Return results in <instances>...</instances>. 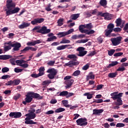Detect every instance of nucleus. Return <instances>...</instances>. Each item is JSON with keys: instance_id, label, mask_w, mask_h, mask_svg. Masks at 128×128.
<instances>
[{"instance_id": "a211bd4d", "label": "nucleus", "mask_w": 128, "mask_h": 128, "mask_svg": "<svg viewBox=\"0 0 128 128\" xmlns=\"http://www.w3.org/2000/svg\"><path fill=\"white\" fill-rule=\"evenodd\" d=\"M32 98H37V100H42V97L40 96V94L36 93H30Z\"/></svg>"}, {"instance_id": "6ab92c4d", "label": "nucleus", "mask_w": 128, "mask_h": 128, "mask_svg": "<svg viewBox=\"0 0 128 128\" xmlns=\"http://www.w3.org/2000/svg\"><path fill=\"white\" fill-rule=\"evenodd\" d=\"M12 58V56L10 55H0V60H4Z\"/></svg>"}, {"instance_id": "c9c22d12", "label": "nucleus", "mask_w": 128, "mask_h": 128, "mask_svg": "<svg viewBox=\"0 0 128 128\" xmlns=\"http://www.w3.org/2000/svg\"><path fill=\"white\" fill-rule=\"evenodd\" d=\"M84 96H87L88 100H90V98H92V94H90V92H86L84 94Z\"/></svg>"}, {"instance_id": "7c9ffc66", "label": "nucleus", "mask_w": 128, "mask_h": 128, "mask_svg": "<svg viewBox=\"0 0 128 128\" xmlns=\"http://www.w3.org/2000/svg\"><path fill=\"white\" fill-rule=\"evenodd\" d=\"M118 76V73L116 72H111L108 74V78H116Z\"/></svg>"}, {"instance_id": "8fccbe9b", "label": "nucleus", "mask_w": 128, "mask_h": 128, "mask_svg": "<svg viewBox=\"0 0 128 128\" xmlns=\"http://www.w3.org/2000/svg\"><path fill=\"white\" fill-rule=\"evenodd\" d=\"M89 68H90V64H87L82 67V70H88Z\"/></svg>"}, {"instance_id": "864d4df0", "label": "nucleus", "mask_w": 128, "mask_h": 128, "mask_svg": "<svg viewBox=\"0 0 128 128\" xmlns=\"http://www.w3.org/2000/svg\"><path fill=\"white\" fill-rule=\"evenodd\" d=\"M20 98V94H16L13 98L14 100H18Z\"/></svg>"}, {"instance_id": "39448f33", "label": "nucleus", "mask_w": 128, "mask_h": 128, "mask_svg": "<svg viewBox=\"0 0 128 128\" xmlns=\"http://www.w3.org/2000/svg\"><path fill=\"white\" fill-rule=\"evenodd\" d=\"M32 60L31 58H30L27 60V61H26L24 60H16V62L17 64V66H21L22 68H28V62H30Z\"/></svg>"}, {"instance_id": "a18cd8bd", "label": "nucleus", "mask_w": 128, "mask_h": 128, "mask_svg": "<svg viewBox=\"0 0 128 128\" xmlns=\"http://www.w3.org/2000/svg\"><path fill=\"white\" fill-rule=\"evenodd\" d=\"M28 50H30L29 47L26 46L24 49H23L20 51L21 52L20 54H26V52H28Z\"/></svg>"}, {"instance_id": "de8ad7c7", "label": "nucleus", "mask_w": 128, "mask_h": 128, "mask_svg": "<svg viewBox=\"0 0 128 128\" xmlns=\"http://www.w3.org/2000/svg\"><path fill=\"white\" fill-rule=\"evenodd\" d=\"M85 28H88V30L92 28V23H90L85 25Z\"/></svg>"}, {"instance_id": "37998d69", "label": "nucleus", "mask_w": 128, "mask_h": 128, "mask_svg": "<svg viewBox=\"0 0 128 128\" xmlns=\"http://www.w3.org/2000/svg\"><path fill=\"white\" fill-rule=\"evenodd\" d=\"M54 64H56V61L50 60L47 63V64L50 66H54Z\"/></svg>"}, {"instance_id": "3c124183", "label": "nucleus", "mask_w": 128, "mask_h": 128, "mask_svg": "<svg viewBox=\"0 0 128 128\" xmlns=\"http://www.w3.org/2000/svg\"><path fill=\"white\" fill-rule=\"evenodd\" d=\"M126 70V68L121 66L117 69V72H124Z\"/></svg>"}, {"instance_id": "c756f323", "label": "nucleus", "mask_w": 128, "mask_h": 128, "mask_svg": "<svg viewBox=\"0 0 128 128\" xmlns=\"http://www.w3.org/2000/svg\"><path fill=\"white\" fill-rule=\"evenodd\" d=\"M64 19L63 18H60L58 20V26H62L64 24Z\"/></svg>"}, {"instance_id": "a878e982", "label": "nucleus", "mask_w": 128, "mask_h": 128, "mask_svg": "<svg viewBox=\"0 0 128 128\" xmlns=\"http://www.w3.org/2000/svg\"><path fill=\"white\" fill-rule=\"evenodd\" d=\"M30 23L23 22L22 24L19 26V28H28L30 26Z\"/></svg>"}, {"instance_id": "423d86ee", "label": "nucleus", "mask_w": 128, "mask_h": 128, "mask_svg": "<svg viewBox=\"0 0 128 128\" xmlns=\"http://www.w3.org/2000/svg\"><path fill=\"white\" fill-rule=\"evenodd\" d=\"M78 126H86L88 125V120L86 118H80L76 120Z\"/></svg>"}, {"instance_id": "69168bd1", "label": "nucleus", "mask_w": 128, "mask_h": 128, "mask_svg": "<svg viewBox=\"0 0 128 128\" xmlns=\"http://www.w3.org/2000/svg\"><path fill=\"white\" fill-rule=\"evenodd\" d=\"M95 32L94 30H88V32H87V34H94Z\"/></svg>"}, {"instance_id": "9b49d317", "label": "nucleus", "mask_w": 128, "mask_h": 128, "mask_svg": "<svg viewBox=\"0 0 128 128\" xmlns=\"http://www.w3.org/2000/svg\"><path fill=\"white\" fill-rule=\"evenodd\" d=\"M11 46L12 48H14L12 49L13 52H18V50H20L22 44L20 42H16L11 44Z\"/></svg>"}, {"instance_id": "ddd939ff", "label": "nucleus", "mask_w": 128, "mask_h": 128, "mask_svg": "<svg viewBox=\"0 0 128 128\" xmlns=\"http://www.w3.org/2000/svg\"><path fill=\"white\" fill-rule=\"evenodd\" d=\"M44 22V18H36L31 22L32 24L34 25L37 24H42Z\"/></svg>"}, {"instance_id": "393cba45", "label": "nucleus", "mask_w": 128, "mask_h": 128, "mask_svg": "<svg viewBox=\"0 0 128 128\" xmlns=\"http://www.w3.org/2000/svg\"><path fill=\"white\" fill-rule=\"evenodd\" d=\"M112 31L109 29H106L104 32V34L106 38H110V34H112Z\"/></svg>"}, {"instance_id": "f257e3e1", "label": "nucleus", "mask_w": 128, "mask_h": 128, "mask_svg": "<svg viewBox=\"0 0 128 128\" xmlns=\"http://www.w3.org/2000/svg\"><path fill=\"white\" fill-rule=\"evenodd\" d=\"M6 7L7 9L5 10L6 12V16H10V14H18L20 8L18 7L16 8V4L12 1V0H7Z\"/></svg>"}, {"instance_id": "f3484780", "label": "nucleus", "mask_w": 128, "mask_h": 128, "mask_svg": "<svg viewBox=\"0 0 128 128\" xmlns=\"http://www.w3.org/2000/svg\"><path fill=\"white\" fill-rule=\"evenodd\" d=\"M102 112H104V110L103 109L98 110V109L96 108V109H94L93 110L92 114H96V116H100V114H102Z\"/></svg>"}, {"instance_id": "4d7b16f0", "label": "nucleus", "mask_w": 128, "mask_h": 128, "mask_svg": "<svg viewBox=\"0 0 128 128\" xmlns=\"http://www.w3.org/2000/svg\"><path fill=\"white\" fill-rule=\"evenodd\" d=\"M6 86H14V80H10L8 81L6 83Z\"/></svg>"}, {"instance_id": "09e8293b", "label": "nucleus", "mask_w": 128, "mask_h": 128, "mask_svg": "<svg viewBox=\"0 0 128 128\" xmlns=\"http://www.w3.org/2000/svg\"><path fill=\"white\" fill-rule=\"evenodd\" d=\"M124 54L123 52H118L117 53H116L114 54V56H116V58H118V56H122Z\"/></svg>"}, {"instance_id": "5fc2aeb1", "label": "nucleus", "mask_w": 128, "mask_h": 128, "mask_svg": "<svg viewBox=\"0 0 128 128\" xmlns=\"http://www.w3.org/2000/svg\"><path fill=\"white\" fill-rule=\"evenodd\" d=\"M74 32V28H71L69 30L68 32H66V36L68 34H70L72 32Z\"/></svg>"}, {"instance_id": "9d476101", "label": "nucleus", "mask_w": 128, "mask_h": 128, "mask_svg": "<svg viewBox=\"0 0 128 128\" xmlns=\"http://www.w3.org/2000/svg\"><path fill=\"white\" fill-rule=\"evenodd\" d=\"M26 98H25V101L22 102L23 104H30V102H32V94L30 93H28L26 96Z\"/></svg>"}, {"instance_id": "ea45409f", "label": "nucleus", "mask_w": 128, "mask_h": 128, "mask_svg": "<svg viewBox=\"0 0 128 128\" xmlns=\"http://www.w3.org/2000/svg\"><path fill=\"white\" fill-rule=\"evenodd\" d=\"M70 40H66V38H64L60 42V44H70Z\"/></svg>"}, {"instance_id": "f8f14e48", "label": "nucleus", "mask_w": 128, "mask_h": 128, "mask_svg": "<svg viewBox=\"0 0 128 128\" xmlns=\"http://www.w3.org/2000/svg\"><path fill=\"white\" fill-rule=\"evenodd\" d=\"M22 114L20 112H11L9 114L10 118H20Z\"/></svg>"}, {"instance_id": "e433bc0d", "label": "nucleus", "mask_w": 128, "mask_h": 128, "mask_svg": "<svg viewBox=\"0 0 128 128\" xmlns=\"http://www.w3.org/2000/svg\"><path fill=\"white\" fill-rule=\"evenodd\" d=\"M108 55L110 56H112V54H114V52H116V50L112 49L110 50H108Z\"/></svg>"}, {"instance_id": "7ed1b4c3", "label": "nucleus", "mask_w": 128, "mask_h": 128, "mask_svg": "<svg viewBox=\"0 0 128 128\" xmlns=\"http://www.w3.org/2000/svg\"><path fill=\"white\" fill-rule=\"evenodd\" d=\"M25 116H27L25 118L26 121L24 122L26 124H36V122H34V120H30L36 118V114L35 113H31L30 112L28 114H26Z\"/></svg>"}, {"instance_id": "49530a36", "label": "nucleus", "mask_w": 128, "mask_h": 128, "mask_svg": "<svg viewBox=\"0 0 128 128\" xmlns=\"http://www.w3.org/2000/svg\"><path fill=\"white\" fill-rule=\"evenodd\" d=\"M2 72L4 74L5 72H10V68L8 67H4L2 68Z\"/></svg>"}, {"instance_id": "473e14b6", "label": "nucleus", "mask_w": 128, "mask_h": 128, "mask_svg": "<svg viewBox=\"0 0 128 128\" xmlns=\"http://www.w3.org/2000/svg\"><path fill=\"white\" fill-rule=\"evenodd\" d=\"M114 24L110 23L107 26V28L109 30H111L112 32L114 30Z\"/></svg>"}, {"instance_id": "20e7f679", "label": "nucleus", "mask_w": 128, "mask_h": 128, "mask_svg": "<svg viewBox=\"0 0 128 128\" xmlns=\"http://www.w3.org/2000/svg\"><path fill=\"white\" fill-rule=\"evenodd\" d=\"M46 72L49 74H48V77L50 80H54L56 75L58 74V70L54 68H49L47 70Z\"/></svg>"}, {"instance_id": "0eeeda50", "label": "nucleus", "mask_w": 128, "mask_h": 128, "mask_svg": "<svg viewBox=\"0 0 128 128\" xmlns=\"http://www.w3.org/2000/svg\"><path fill=\"white\" fill-rule=\"evenodd\" d=\"M122 36H118L117 38H112L110 39V42H112V46H118V44L122 42Z\"/></svg>"}, {"instance_id": "aec40b11", "label": "nucleus", "mask_w": 128, "mask_h": 128, "mask_svg": "<svg viewBox=\"0 0 128 128\" xmlns=\"http://www.w3.org/2000/svg\"><path fill=\"white\" fill-rule=\"evenodd\" d=\"M6 44H9V45L4 46V51L8 52L10 50H12V42H9L6 43Z\"/></svg>"}, {"instance_id": "1a4fd4ad", "label": "nucleus", "mask_w": 128, "mask_h": 128, "mask_svg": "<svg viewBox=\"0 0 128 128\" xmlns=\"http://www.w3.org/2000/svg\"><path fill=\"white\" fill-rule=\"evenodd\" d=\"M86 48L84 47H78L76 50L78 52V56H84L86 54H88V51L84 50Z\"/></svg>"}, {"instance_id": "13d9d810", "label": "nucleus", "mask_w": 128, "mask_h": 128, "mask_svg": "<svg viewBox=\"0 0 128 128\" xmlns=\"http://www.w3.org/2000/svg\"><path fill=\"white\" fill-rule=\"evenodd\" d=\"M68 58H76V56L75 54H68Z\"/></svg>"}, {"instance_id": "e2e57ef3", "label": "nucleus", "mask_w": 128, "mask_h": 128, "mask_svg": "<svg viewBox=\"0 0 128 128\" xmlns=\"http://www.w3.org/2000/svg\"><path fill=\"white\" fill-rule=\"evenodd\" d=\"M113 30L116 32H122V28H114Z\"/></svg>"}, {"instance_id": "2f4dec72", "label": "nucleus", "mask_w": 128, "mask_h": 128, "mask_svg": "<svg viewBox=\"0 0 128 128\" xmlns=\"http://www.w3.org/2000/svg\"><path fill=\"white\" fill-rule=\"evenodd\" d=\"M104 20H112V17L110 16V14L108 13H105V15L104 16Z\"/></svg>"}, {"instance_id": "cd10ccee", "label": "nucleus", "mask_w": 128, "mask_h": 128, "mask_svg": "<svg viewBox=\"0 0 128 128\" xmlns=\"http://www.w3.org/2000/svg\"><path fill=\"white\" fill-rule=\"evenodd\" d=\"M99 4L102 6L106 8V4H108V1H106V0H100Z\"/></svg>"}, {"instance_id": "5701e85b", "label": "nucleus", "mask_w": 128, "mask_h": 128, "mask_svg": "<svg viewBox=\"0 0 128 128\" xmlns=\"http://www.w3.org/2000/svg\"><path fill=\"white\" fill-rule=\"evenodd\" d=\"M38 70L39 72L38 74L40 76H42L44 74V70H46V69L44 68V67H40Z\"/></svg>"}, {"instance_id": "4c0bfd02", "label": "nucleus", "mask_w": 128, "mask_h": 128, "mask_svg": "<svg viewBox=\"0 0 128 128\" xmlns=\"http://www.w3.org/2000/svg\"><path fill=\"white\" fill-rule=\"evenodd\" d=\"M50 84H52V81L50 80H46L42 82V86H48Z\"/></svg>"}, {"instance_id": "4468645a", "label": "nucleus", "mask_w": 128, "mask_h": 128, "mask_svg": "<svg viewBox=\"0 0 128 128\" xmlns=\"http://www.w3.org/2000/svg\"><path fill=\"white\" fill-rule=\"evenodd\" d=\"M54 33H49L48 34L47 36H48V38L46 42H54V40H56L58 38L56 36H54Z\"/></svg>"}, {"instance_id": "6e6d98bb", "label": "nucleus", "mask_w": 128, "mask_h": 128, "mask_svg": "<svg viewBox=\"0 0 128 128\" xmlns=\"http://www.w3.org/2000/svg\"><path fill=\"white\" fill-rule=\"evenodd\" d=\"M14 71L15 72L18 73V72H22V69L18 68H16L14 69Z\"/></svg>"}, {"instance_id": "338daca9", "label": "nucleus", "mask_w": 128, "mask_h": 128, "mask_svg": "<svg viewBox=\"0 0 128 128\" xmlns=\"http://www.w3.org/2000/svg\"><path fill=\"white\" fill-rule=\"evenodd\" d=\"M4 94H12V90H6L4 92Z\"/></svg>"}, {"instance_id": "6e6552de", "label": "nucleus", "mask_w": 128, "mask_h": 128, "mask_svg": "<svg viewBox=\"0 0 128 128\" xmlns=\"http://www.w3.org/2000/svg\"><path fill=\"white\" fill-rule=\"evenodd\" d=\"M36 32L39 34H50V29H48L46 26H43L40 30H36Z\"/></svg>"}, {"instance_id": "680f3d73", "label": "nucleus", "mask_w": 128, "mask_h": 128, "mask_svg": "<svg viewBox=\"0 0 128 128\" xmlns=\"http://www.w3.org/2000/svg\"><path fill=\"white\" fill-rule=\"evenodd\" d=\"M51 6H52L50 5V4H48V6L45 8L46 10H47V12H50L52 10V8H50Z\"/></svg>"}, {"instance_id": "774afa93", "label": "nucleus", "mask_w": 128, "mask_h": 128, "mask_svg": "<svg viewBox=\"0 0 128 128\" xmlns=\"http://www.w3.org/2000/svg\"><path fill=\"white\" fill-rule=\"evenodd\" d=\"M124 30H126V32L128 33V24H126L125 25V26H124Z\"/></svg>"}, {"instance_id": "2eb2a0df", "label": "nucleus", "mask_w": 128, "mask_h": 128, "mask_svg": "<svg viewBox=\"0 0 128 128\" xmlns=\"http://www.w3.org/2000/svg\"><path fill=\"white\" fill-rule=\"evenodd\" d=\"M74 83V80L72 79H70L69 80H66L64 82V84H66L65 86L66 88H70V86L72 85Z\"/></svg>"}, {"instance_id": "0e129e2a", "label": "nucleus", "mask_w": 128, "mask_h": 128, "mask_svg": "<svg viewBox=\"0 0 128 128\" xmlns=\"http://www.w3.org/2000/svg\"><path fill=\"white\" fill-rule=\"evenodd\" d=\"M103 86H104V85H102V84H99V85L97 86L96 90H102V88Z\"/></svg>"}, {"instance_id": "58836bf2", "label": "nucleus", "mask_w": 128, "mask_h": 128, "mask_svg": "<svg viewBox=\"0 0 128 128\" xmlns=\"http://www.w3.org/2000/svg\"><path fill=\"white\" fill-rule=\"evenodd\" d=\"M68 91H62L60 92L59 96H68Z\"/></svg>"}, {"instance_id": "4be33fe9", "label": "nucleus", "mask_w": 128, "mask_h": 128, "mask_svg": "<svg viewBox=\"0 0 128 128\" xmlns=\"http://www.w3.org/2000/svg\"><path fill=\"white\" fill-rule=\"evenodd\" d=\"M80 14H72L70 18L71 20H76L78 18H80Z\"/></svg>"}, {"instance_id": "c03bdc74", "label": "nucleus", "mask_w": 128, "mask_h": 128, "mask_svg": "<svg viewBox=\"0 0 128 128\" xmlns=\"http://www.w3.org/2000/svg\"><path fill=\"white\" fill-rule=\"evenodd\" d=\"M80 70H76L72 74V76H80Z\"/></svg>"}, {"instance_id": "b1692460", "label": "nucleus", "mask_w": 128, "mask_h": 128, "mask_svg": "<svg viewBox=\"0 0 128 128\" xmlns=\"http://www.w3.org/2000/svg\"><path fill=\"white\" fill-rule=\"evenodd\" d=\"M76 62L70 61L68 63H66L64 66H69V68H72V66H76Z\"/></svg>"}, {"instance_id": "412c9836", "label": "nucleus", "mask_w": 128, "mask_h": 128, "mask_svg": "<svg viewBox=\"0 0 128 128\" xmlns=\"http://www.w3.org/2000/svg\"><path fill=\"white\" fill-rule=\"evenodd\" d=\"M70 44L62 45L56 48L58 50H66L68 46H70Z\"/></svg>"}, {"instance_id": "bf43d9fd", "label": "nucleus", "mask_w": 128, "mask_h": 128, "mask_svg": "<svg viewBox=\"0 0 128 128\" xmlns=\"http://www.w3.org/2000/svg\"><path fill=\"white\" fill-rule=\"evenodd\" d=\"M104 100H102V99H98L94 100V102H96V104H102Z\"/></svg>"}, {"instance_id": "c85d7f7f", "label": "nucleus", "mask_w": 128, "mask_h": 128, "mask_svg": "<svg viewBox=\"0 0 128 128\" xmlns=\"http://www.w3.org/2000/svg\"><path fill=\"white\" fill-rule=\"evenodd\" d=\"M122 18H118L116 20V26H122Z\"/></svg>"}, {"instance_id": "f03ea898", "label": "nucleus", "mask_w": 128, "mask_h": 128, "mask_svg": "<svg viewBox=\"0 0 128 128\" xmlns=\"http://www.w3.org/2000/svg\"><path fill=\"white\" fill-rule=\"evenodd\" d=\"M124 93L120 92L118 94V92H115L110 94L112 96L111 98H112L113 100H116L114 102L116 106L113 107L114 110H118L120 108V106H122V95Z\"/></svg>"}, {"instance_id": "bb28decb", "label": "nucleus", "mask_w": 128, "mask_h": 128, "mask_svg": "<svg viewBox=\"0 0 128 128\" xmlns=\"http://www.w3.org/2000/svg\"><path fill=\"white\" fill-rule=\"evenodd\" d=\"M94 80V75L92 72H90L88 76H86V80Z\"/></svg>"}, {"instance_id": "603ef678", "label": "nucleus", "mask_w": 128, "mask_h": 128, "mask_svg": "<svg viewBox=\"0 0 128 128\" xmlns=\"http://www.w3.org/2000/svg\"><path fill=\"white\" fill-rule=\"evenodd\" d=\"M125 124L124 123H118L116 124V128H124V126Z\"/></svg>"}, {"instance_id": "79ce46f5", "label": "nucleus", "mask_w": 128, "mask_h": 128, "mask_svg": "<svg viewBox=\"0 0 128 128\" xmlns=\"http://www.w3.org/2000/svg\"><path fill=\"white\" fill-rule=\"evenodd\" d=\"M13 82L14 86H18L20 83V80L16 79L13 80Z\"/></svg>"}, {"instance_id": "a19ab883", "label": "nucleus", "mask_w": 128, "mask_h": 128, "mask_svg": "<svg viewBox=\"0 0 128 128\" xmlns=\"http://www.w3.org/2000/svg\"><path fill=\"white\" fill-rule=\"evenodd\" d=\"M118 62L116 61L112 62L111 64H109L108 68H112V66H116Z\"/></svg>"}, {"instance_id": "72a5a7b5", "label": "nucleus", "mask_w": 128, "mask_h": 128, "mask_svg": "<svg viewBox=\"0 0 128 128\" xmlns=\"http://www.w3.org/2000/svg\"><path fill=\"white\" fill-rule=\"evenodd\" d=\"M66 110V109L64 108H58L54 110V112L58 114L59 112H64Z\"/></svg>"}, {"instance_id": "052dcab7", "label": "nucleus", "mask_w": 128, "mask_h": 128, "mask_svg": "<svg viewBox=\"0 0 128 128\" xmlns=\"http://www.w3.org/2000/svg\"><path fill=\"white\" fill-rule=\"evenodd\" d=\"M84 28H86V25H80L79 26V30L82 32L84 30Z\"/></svg>"}, {"instance_id": "f704fd0d", "label": "nucleus", "mask_w": 128, "mask_h": 128, "mask_svg": "<svg viewBox=\"0 0 128 128\" xmlns=\"http://www.w3.org/2000/svg\"><path fill=\"white\" fill-rule=\"evenodd\" d=\"M57 36H58V38H63L64 36H66V32H60L57 34Z\"/></svg>"}, {"instance_id": "dca6fc26", "label": "nucleus", "mask_w": 128, "mask_h": 128, "mask_svg": "<svg viewBox=\"0 0 128 128\" xmlns=\"http://www.w3.org/2000/svg\"><path fill=\"white\" fill-rule=\"evenodd\" d=\"M42 43V40H34L32 42H27V46H36V44H38Z\"/></svg>"}]
</instances>
